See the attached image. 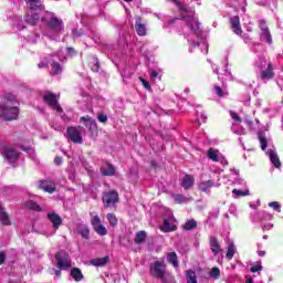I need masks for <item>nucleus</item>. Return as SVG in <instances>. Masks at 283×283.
<instances>
[{
    "label": "nucleus",
    "instance_id": "f257e3e1",
    "mask_svg": "<svg viewBox=\"0 0 283 283\" xmlns=\"http://www.w3.org/2000/svg\"><path fill=\"white\" fill-rule=\"evenodd\" d=\"M168 1L177 6L179 18L165 22L163 28H168V25H184V36L189 43V52H193L196 48H200L202 54H207V52H209V43H207V39L202 36L200 22L196 15V8L182 3L180 0Z\"/></svg>",
    "mask_w": 283,
    "mask_h": 283
},
{
    "label": "nucleus",
    "instance_id": "f03ea898",
    "mask_svg": "<svg viewBox=\"0 0 283 283\" xmlns=\"http://www.w3.org/2000/svg\"><path fill=\"white\" fill-rule=\"evenodd\" d=\"M41 2L39 0H36V14H38V19L36 21H41L42 23L46 24V28H49V30L51 32H54V34H61L62 31L64 30L63 27V20L56 18L54 15V13L45 11V9L43 8V6L40 4Z\"/></svg>",
    "mask_w": 283,
    "mask_h": 283
},
{
    "label": "nucleus",
    "instance_id": "7ed1b4c3",
    "mask_svg": "<svg viewBox=\"0 0 283 283\" xmlns=\"http://www.w3.org/2000/svg\"><path fill=\"white\" fill-rule=\"evenodd\" d=\"M258 139L262 151H265V156H268L270 163H272L275 169H280V167H282V161H280L277 150L275 149V146H273V139H271L264 132L258 133Z\"/></svg>",
    "mask_w": 283,
    "mask_h": 283
},
{
    "label": "nucleus",
    "instance_id": "20e7f679",
    "mask_svg": "<svg viewBox=\"0 0 283 283\" xmlns=\"http://www.w3.org/2000/svg\"><path fill=\"white\" fill-rule=\"evenodd\" d=\"M0 118L2 120H17L19 118V101L12 94H7L0 105Z\"/></svg>",
    "mask_w": 283,
    "mask_h": 283
},
{
    "label": "nucleus",
    "instance_id": "39448f33",
    "mask_svg": "<svg viewBox=\"0 0 283 283\" xmlns=\"http://www.w3.org/2000/svg\"><path fill=\"white\" fill-rule=\"evenodd\" d=\"M150 275L161 283H172L174 274L168 271L165 261H155L150 264Z\"/></svg>",
    "mask_w": 283,
    "mask_h": 283
},
{
    "label": "nucleus",
    "instance_id": "423d86ee",
    "mask_svg": "<svg viewBox=\"0 0 283 283\" xmlns=\"http://www.w3.org/2000/svg\"><path fill=\"white\" fill-rule=\"evenodd\" d=\"M53 264L56 268H52L50 270L51 275H55V277H61V271H67V269H72V259H70V254L65 251H59L55 254V261Z\"/></svg>",
    "mask_w": 283,
    "mask_h": 283
},
{
    "label": "nucleus",
    "instance_id": "0eeeda50",
    "mask_svg": "<svg viewBox=\"0 0 283 283\" xmlns=\"http://www.w3.org/2000/svg\"><path fill=\"white\" fill-rule=\"evenodd\" d=\"M254 67H259V70H261L262 81H271V78L275 76V72H273V64L270 61H268L264 55H260L255 60Z\"/></svg>",
    "mask_w": 283,
    "mask_h": 283
},
{
    "label": "nucleus",
    "instance_id": "6e6552de",
    "mask_svg": "<svg viewBox=\"0 0 283 283\" xmlns=\"http://www.w3.org/2000/svg\"><path fill=\"white\" fill-rule=\"evenodd\" d=\"M27 3V13L24 17L25 23H28L29 28L33 31V36H35L36 30V0H24Z\"/></svg>",
    "mask_w": 283,
    "mask_h": 283
},
{
    "label": "nucleus",
    "instance_id": "1a4fd4ad",
    "mask_svg": "<svg viewBox=\"0 0 283 283\" xmlns=\"http://www.w3.org/2000/svg\"><path fill=\"white\" fill-rule=\"evenodd\" d=\"M60 95L54 94L50 91L44 92L43 94V101L51 107V109H54L60 116H63V108L61 107V104H59Z\"/></svg>",
    "mask_w": 283,
    "mask_h": 283
},
{
    "label": "nucleus",
    "instance_id": "9d476101",
    "mask_svg": "<svg viewBox=\"0 0 283 283\" xmlns=\"http://www.w3.org/2000/svg\"><path fill=\"white\" fill-rule=\"evenodd\" d=\"M159 229L163 233H171L178 229V221H176L171 212H169L168 217L164 218V222L159 226Z\"/></svg>",
    "mask_w": 283,
    "mask_h": 283
},
{
    "label": "nucleus",
    "instance_id": "9b49d317",
    "mask_svg": "<svg viewBox=\"0 0 283 283\" xmlns=\"http://www.w3.org/2000/svg\"><path fill=\"white\" fill-rule=\"evenodd\" d=\"M2 156L6 158L9 165H12L14 167V164L19 160L21 153H19V150H15L13 146H6L3 148Z\"/></svg>",
    "mask_w": 283,
    "mask_h": 283
},
{
    "label": "nucleus",
    "instance_id": "f8f14e48",
    "mask_svg": "<svg viewBox=\"0 0 283 283\" xmlns=\"http://www.w3.org/2000/svg\"><path fill=\"white\" fill-rule=\"evenodd\" d=\"M82 127H69L66 130V138L71 140V143H75L76 145L83 144V135L81 134Z\"/></svg>",
    "mask_w": 283,
    "mask_h": 283
},
{
    "label": "nucleus",
    "instance_id": "ddd939ff",
    "mask_svg": "<svg viewBox=\"0 0 283 283\" xmlns=\"http://www.w3.org/2000/svg\"><path fill=\"white\" fill-rule=\"evenodd\" d=\"M207 157L209 160H212V163H220L223 167H227L229 165V161H227V158L222 154H220V150L216 148H210L207 151Z\"/></svg>",
    "mask_w": 283,
    "mask_h": 283
},
{
    "label": "nucleus",
    "instance_id": "4468645a",
    "mask_svg": "<svg viewBox=\"0 0 283 283\" xmlns=\"http://www.w3.org/2000/svg\"><path fill=\"white\" fill-rule=\"evenodd\" d=\"M230 116L233 120L231 130L233 132V134H237L238 136H243V134H245L244 128L240 127V123H242V119L233 112L230 113Z\"/></svg>",
    "mask_w": 283,
    "mask_h": 283
},
{
    "label": "nucleus",
    "instance_id": "2eb2a0df",
    "mask_svg": "<svg viewBox=\"0 0 283 283\" xmlns=\"http://www.w3.org/2000/svg\"><path fill=\"white\" fill-rule=\"evenodd\" d=\"M39 188L44 191L45 193H55L56 191V184L52 179H43L40 180Z\"/></svg>",
    "mask_w": 283,
    "mask_h": 283
},
{
    "label": "nucleus",
    "instance_id": "dca6fc26",
    "mask_svg": "<svg viewBox=\"0 0 283 283\" xmlns=\"http://www.w3.org/2000/svg\"><path fill=\"white\" fill-rule=\"evenodd\" d=\"M243 41L247 45H249L250 50L254 54H260V52H264V46L262 45V43L251 40L250 38H248V35H243Z\"/></svg>",
    "mask_w": 283,
    "mask_h": 283
},
{
    "label": "nucleus",
    "instance_id": "f3484780",
    "mask_svg": "<svg viewBox=\"0 0 283 283\" xmlns=\"http://www.w3.org/2000/svg\"><path fill=\"white\" fill-rule=\"evenodd\" d=\"M103 202L106 207H114V205L118 202V192L116 191L105 192L103 196Z\"/></svg>",
    "mask_w": 283,
    "mask_h": 283
},
{
    "label": "nucleus",
    "instance_id": "a211bd4d",
    "mask_svg": "<svg viewBox=\"0 0 283 283\" xmlns=\"http://www.w3.org/2000/svg\"><path fill=\"white\" fill-rule=\"evenodd\" d=\"M135 30L138 36H147V24L143 23V19H140V17L135 18Z\"/></svg>",
    "mask_w": 283,
    "mask_h": 283
},
{
    "label": "nucleus",
    "instance_id": "6ab92c4d",
    "mask_svg": "<svg viewBox=\"0 0 283 283\" xmlns=\"http://www.w3.org/2000/svg\"><path fill=\"white\" fill-rule=\"evenodd\" d=\"M48 220L51 222L53 229L56 231L63 224V219L61 216L56 214L55 212L48 213Z\"/></svg>",
    "mask_w": 283,
    "mask_h": 283
},
{
    "label": "nucleus",
    "instance_id": "aec40b11",
    "mask_svg": "<svg viewBox=\"0 0 283 283\" xmlns=\"http://www.w3.org/2000/svg\"><path fill=\"white\" fill-rule=\"evenodd\" d=\"M230 24H231V30L234 32V34H242V28L240 27V17L234 15L230 18Z\"/></svg>",
    "mask_w": 283,
    "mask_h": 283
},
{
    "label": "nucleus",
    "instance_id": "412c9836",
    "mask_svg": "<svg viewBox=\"0 0 283 283\" xmlns=\"http://www.w3.org/2000/svg\"><path fill=\"white\" fill-rule=\"evenodd\" d=\"M231 176H232V184L238 185L239 187H244L247 189V181L242 178H240V171L233 169L231 170Z\"/></svg>",
    "mask_w": 283,
    "mask_h": 283
},
{
    "label": "nucleus",
    "instance_id": "4be33fe9",
    "mask_svg": "<svg viewBox=\"0 0 283 283\" xmlns=\"http://www.w3.org/2000/svg\"><path fill=\"white\" fill-rule=\"evenodd\" d=\"M193 182H196V179L192 175H185L181 179V187L187 191V189H191L193 187Z\"/></svg>",
    "mask_w": 283,
    "mask_h": 283
},
{
    "label": "nucleus",
    "instance_id": "5701e85b",
    "mask_svg": "<svg viewBox=\"0 0 283 283\" xmlns=\"http://www.w3.org/2000/svg\"><path fill=\"white\" fill-rule=\"evenodd\" d=\"M212 187H216V181L214 180L210 179V180L199 182V189L203 193H209L211 191Z\"/></svg>",
    "mask_w": 283,
    "mask_h": 283
},
{
    "label": "nucleus",
    "instance_id": "b1692460",
    "mask_svg": "<svg viewBox=\"0 0 283 283\" xmlns=\"http://www.w3.org/2000/svg\"><path fill=\"white\" fill-rule=\"evenodd\" d=\"M101 171L103 176H114V174H116V168L114 165L106 163L101 167Z\"/></svg>",
    "mask_w": 283,
    "mask_h": 283
},
{
    "label": "nucleus",
    "instance_id": "393cba45",
    "mask_svg": "<svg viewBox=\"0 0 283 283\" xmlns=\"http://www.w3.org/2000/svg\"><path fill=\"white\" fill-rule=\"evenodd\" d=\"M210 249H211L213 255H218V253H220V251H222V248H220V242L218 241V239L216 237L210 238Z\"/></svg>",
    "mask_w": 283,
    "mask_h": 283
},
{
    "label": "nucleus",
    "instance_id": "a878e982",
    "mask_svg": "<svg viewBox=\"0 0 283 283\" xmlns=\"http://www.w3.org/2000/svg\"><path fill=\"white\" fill-rule=\"evenodd\" d=\"M88 66L91 67L92 72H98L101 70V63L98 62V57L95 55L88 56Z\"/></svg>",
    "mask_w": 283,
    "mask_h": 283
},
{
    "label": "nucleus",
    "instance_id": "bb28decb",
    "mask_svg": "<svg viewBox=\"0 0 283 283\" xmlns=\"http://www.w3.org/2000/svg\"><path fill=\"white\" fill-rule=\"evenodd\" d=\"M247 196H250L249 188L247 187L244 189L232 190V198H234L235 200H238V198H244Z\"/></svg>",
    "mask_w": 283,
    "mask_h": 283
},
{
    "label": "nucleus",
    "instance_id": "cd10ccee",
    "mask_svg": "<svg viewBox=\"0 0 283 283\" xmlns=\"http://www.w3.org/2000/svg\"><path fill=\"white\" fill-rule=\"evenodd\" d=\"M0 222L4 227L10 226V217L8 216V212H6L1 203H0Z\"/></svg>",
    "mask_w": 283,
    "mask_h": 283
},
{
    "label": "nucleus",
    "instance_id": "c85d7f7f",
    "mask_svg": "<svg viewBox=\"0 0 283 283\" xmlns=\"http://www.w3.org/2000/svg\"><path fill=\"white\" fill-rule=\"evenodd\" d=\"M235 243L233 241H228L227 254L226 258L228 260H233V255H235Z\"/></svg>",
    "mask_w": 283,
    "mask_h": 283
},
{
    "label": "nucleus",
    "instance_id": "c756f323",
    "mask_svg": "<svg viewBox=\"0 0 283 283\" xmlns=\"http://www.w3.org/2000/svg\"><path fill=\"white\" fill-rule=\"evenodd\" d=\"M13 28H15V32H21V30H25V25H23V18H21V15H17L13 19Z\"/></svg>",
    "mask_w": 283,
    "mask_h": 283
},
{
    "label": "nucleus",
    "instance_id": "7c9ffc66",
    "mask_svg": "<svg viewBox=\"0 0 283 283\" xmlns=\"http://www.w3.org/2000/svg\"><path fill=\"white\" fill-rule=\"evenodd\" d=\"M185 275H186L187 283H198V276L196 275V271L187 270L185 272Z\"/></svg>",
    "mask_w": 283,
    "mask_h": 283
},
{
    "label": "nucleus",
    "instance_id": "2f4dec72",
    "mask_svg": "<svg viewBox=\"0 0 283 283\" xmlns=\"http://www.w3.org/2000/svg\"><path fill=\"white\" fill-rule=\"evenodd\" d=\"M71 277H73L75 282H82L84 277L83 272L78 268H73L71 269Z\"/></svg>",
    "mask_w": 283,
    "mask_h": 283
},
{
    "label": "nucleus",
    "instance_id": "473e14b6",
    "mask_svg": "<svg viewBox=\"0 0 283 283\" xmlns=\"http://www.w3.org/2000/svg\"><path fill=\"white\" fill-rule=\"evenodd\" d=\"M107 262H109V256L93 259L91 261V264L93 266H105V264H107Z\"/></svg>",
    "mask_w": 283,
    "mask_h": 283
},
{
    "label": "nucleus",
    "instance_id": "72a5a7b5",
    "mask_svg": "<svg viewBox=\"0 0 283 283\" xmlns=\"http://www.w3.org/2000/svg\"><path fill=\"white\" fill-rule=\"evenodd\" d=\"M81 123H85L86 127H90L91 129H96V120L91 118L90 116L81 117Z\"/></svg>",
    "mask_w": 283,
    "mask_h": 283
},
{
    "label": "nucleus",
    "instance_id": "f704fd0d",
    "mask_svg": "<svg viewBox=\"0 0 283 283\" xmlns=\"http://www.w3.org/2000/svg\"><path fill=\"white\" fill-rule=\"evenodd\" d=\"M258 219H254L255 222L260 221V222H263V220H273V214L266 212V211H260L256 213Z\"/></svg>",
    "mask_w": 283,
    "mask_h": 283
},
{
    "label": "nucleus",
    "instance_id": "c9c22d12",
    "mask_svg": "<svg viewBox=\"0 0 283 283\" xmlns=\"http://www.w3.org/2000/svg\"><path fill=\"white\" fill-rule=\"evenodd\" d=\"M167 261L169 262V264H172L175 269H178V255L176 254V252L168 253Z\"/></svg>",
    "mask_w": 283,
    "mask_h": 283
},
{
    "label": "nucleus",
    "instance_id": "e433bc0d",
    "mask_svg": "<svg viewBox=\"0 0 283 283\" xmlns=\"http://www.w3.org/2000/svg\"><path fill=\"white\" fill-rule=\"evenodd\" d=\"M63 72V67L59 62H52L51 63V74L54 76L56 74H61Z\"/></svg>",
    "mask_w": 283,
    "mask_h": 283
},
{
    "label": "nucleus",
    "instance_id": "4c0bfd02",
    "mask_svg": "<svg viewBox=\"0 0 283 283\" xmlns=\"http://www.w3.org/2000/svg\"><path fill=\"white\" fill-rule=\"evenodd\" d=\"M145 240H147V232L139 231L136 233L135 244H143V242H145Z\"/></svg>",
    "mask_w": 283,
    "mask_h": 283
},
{
    "label": "nucleus",
    "instance_id": "58836bf2",
    "mask_svg": "<svg viewBox=\"0 0 283 283\" xmlns=\"http://www.w3.org/2000/svg\"><path fill=\"white\" fill-rule=\"evenodd\" d=\"M261 39L271 45L273 43V38L271 36V32L268 30L261 31Z\"/></svg>",
    "mask_w": 283,
    "mask_h": 283
},
{
    "label": "nucleus",
    "instance_id": "ea45409f",
    "mask_svg": "<svg viewBox=\"0 0 283 283\" xmlns=\"http://www.w3.org/2000/svg\"><path fill=\"white\" fill-rule=\"evenodd\" d=\"M172 198L177 205H185L191 200V198L185 197L182 195H172Z\"/></svg>",
    "mask_w": 283,
    "mask_h": 283
},
{
    "label": "nucleus",
    "instance_id": "a19ab883",
    "mask_svg": "<svg viewBox=\"0 0 283 283\" xmlns=\"http://www.w3.org/2000/svg\"><path fill=\"white\" fill-rule=\"evenodd\" d=\"M196 227H198V222L193 219L186 221V223L184 224V229L186 231H191V230L196 229Z\"/></svg>",
    "mask_w": 283,
    "mask_h": 283
},
{
    "label": "nucleus",
    "instance_id": "79ce46f5",
    "mask_svg": "<svg viewBox=\"0 0 283 283\" xmlns=\"http://www.w3.org/2000/svg\"><path fill=\"white\" fill-rule=\"evenodd\" d=\"M78 233L84 238L85 240L90 239V228L87 226H80Z\"/></svg>",
    "mask_w": 283,
    "mask_h": 283
},
{
    "label": "nucleus",
    "instance_id": "37998d69",
    "mask_svg": "<svg viewBox=\"0 0 283 283\" xmlns=\"http://www.w3.org/2000/svg\"><path fill=\"white\" fill-rule=\"evenodd\" d=\"M268 207H270V209H273V211H276L277 213H282V206L277 201L269 202Z\"/></svg>",
    "mask_w": 283,
    "mask_h": 283
},
{
    "label": "nucleus",
    "instance_id": "c03bdc74",
    "mask_svg": "<svg viewBox=\"0 0 283 283\" xmlns=\"http://www.w3.org/2000/svg\"><path fill=\"white\" fill-rule=\"evenodd\" d=\"M209 275L212 280H220V268H212Z\"/></svg>",
    "mask_w": 283,
    "mask_h": 283
},
{
    "label": "nucleus",
    "instance_id": "a18cd8bd",
    "mask_svg": "<svg viewBox=\"0 0 283 283\" xmlns=\"http://www.w3.org/2000/svg\"><path fill=\"white\" fill-rule=\"evenodd\" d=\"M250 271L251 273H260V271H262V262L258 261L255 263H252Z\"/></svg>",
    "mask_w": 283,
    "mask_h": 283
},
{
    "label": "nucleus",
    "instance_id": "49530a36",
    "mask_svg": "<svg viewBox=\"0 0 283 283\" xmlns=\"http://www.w3.org/2000/svg\"><path fill=\"white\" fill-rule=\"evenodd\" d=\"M94 231H96V233L98 235H107V228H105V226H103V223H101L99 226L95 227Z\"/></svg>",
    "mask_w": 283,
    "mask_h": 283
},
{
    "label": "nucleus",
    "instance_id": "de8ad7c7",
    "mask_svg": "<svg viewBox=\"0 0 283 283\" xmlns=\"http://www.w3.org/2000/svg\"><path fill=\"white\" fill-rule=\"evenodd\" d=\"M111 227H116L118 224V219H116V216L114 213H108L106 216Z\"/></svg>",
    "mask_w": 283,
    "mask_h": 283
},
{
    "label": "nucleus",
    "instance_id": "09e8293b",
    "mask_svg": "<svg viewBox=\"0 0 283 283\" xmlns=\"http://www.w3.org/2000/svg\"><path fill=\"white\" fill-rule=\"evenodd\" d=\"M148 72H149V76H150L151 81H156V78H160V76H161L160 71H158V70L151 69Z\"/></svg>",
    "mask_w": 283,
    "mask_h": 283
},
{
    "label": "nucleus",
    "instance_id": "8fccbe9b",
    "mask_svg": "<svg viewBox=\"0 0 283 283\" xmlns=\"http://www.w3.org/2000/svg\"><path fill=\"white\" fill-rule=\"evenodd\" d=\"M214 94H217V96H219V98H222L224 96H227V91L222 90V87L220 86H214Z\"/></svg>",
    "mask_w": 283,
    "mask_h": 283
},
{
    "label": "nucleus",
    "instance_id": "3c124183",
    "mask_svg": "<svg viewBox=\"0 0 283 283\" xmlns=\"http://www.w3.org/2000/svg\"><path fill=\"white\" fill-rule=\"evenodd\" d=\"M91 223H92V227L93 229H95L96 227L101 226V217L99 216H94L92 219H91Z\"/></svg>",
    "mask_w": 283,
    "mask_h": 283
},
{
    "label": "nucleus",
    "instance_id": "603ef678",
    "mask_svg": "<svg viewBox=\"0 0 283 283\" xmlns=\"http://www.w3.org/2000/svg\"><path fill=\"white\" fill-rule=\"evenodd\" d=\"M139 81L142 82V85H144L145 90H148V92H151V85L149 84V82H147V80L139 77Z\"/></svg>",
    "mask_w": 283,
    "mask_h": 283
},
{
    "label": "nucleus",
    "instance_id": "864d4df0",
    "mask_svg": "<svg viewBox=\"0 0 283 283\" xmlns=\"http://www.w3.org/2000/svg\"><path fill=\"white\" fill-rule=\"evenodd\" d=\"M259 24H260L261 32L269 30V27L266 25V21L260 20Z\"/></svg>",
    "mask_w": 283,
    "mask_h": 283
},
{
    "label": "nucleus",
    "instance_id": "5fc2aeb1",
    "mask_svg": "<svg viewBox=\"0 0 283 283\" xmlns=\"http://www.w3.org/2000/svg\"><path fill=\"white\" fill-rule=\"evenodd\" d=\"M261 228L263 231H271L273 223H261Z\"/></svg>",
    "mask_w": 283,
    "mask_h": 283
},
{
    "label": "nucleus",
    "instance_id": "6e6d98bb",
    "mask_svg": "<svg viewBox=\"0 0 283 283\" xmlns=\"http://www.w3.org/2000/svg\"><path fill=\"white\" fill-rule=\"evenodd\" d=\"M27 208L31 209L32 211H36V202L34 201H28L27 202Z\"/></svg>",
    "mask_w": 283,
    "mask_h": 283
},
{
    "label": "nucleus",
    "instance_id": "4d7b16f0",
    "mask_svg": "<svg viewBox=\"0 0 283 283\" xmlns=\"http://www.w3.org/2000/svg\"><path fill=\"white\" fill-rule=\"evenodd\" d=\"M72 34H73L74 39H78V38L83 36V30L78 31V30L74 29L72 31Z\"/></svg>",
    "mask_w": 283,
    "mask_h": 283
},
{
    "label": "nucleus",
    "instance_id": "13d9d810",
    "mask_svg": "<svg viewBox=\"0 0 283 283\" xmlns=\"http://www.w3.org/2000/svg\"><path fill=\"white\" fill-rule=\"evenodd\" d=\"M197 116L201 119V123H205L207 120V115H205V113L200 111H197Z\"/></svg>",
    "mask_w": 283,
    "mask_h": 283
},
{
    "label": "nucleus",
    "instance_id": "bf43d9fd",
    "mask_svg": "<svg viewBox=\"0 0 283 283\" xmlns=\"http://www.w3.org/2000/svg\"><path fill=\"white\" fill-rule=\"evenodd\" d=\"M97 120H99V123H107V115L105 114H99L97 116Z\"/></svg>",
    "mask_w": 283,
    "mask_h": 283
},
{
    "label": "nucleus",
    "instance_id": "052dcab7",
    "mask_svg": "<svg viewBox=\"0 0 283 283\" xmlns=\"http://www.w3.org/2000/svg\"><path fill=\"white\" fill-rule=\"evenodd\" d=\"M66 51L69 56H74V54H76V51H74V48H67Z\"/></svg>",
    "mask_w": 283,
    "mask_h": 283
},
{
    "label": "nucleus",
    "instance_id": "680f3d73",
    "mask_svg": "<svg viewBox=\"0 0 283 283\" xmlns=\"http://www.w3.org/2000/svg\"><path fill=\"white\" fill-rule=\"evenodd\" d=\"M256 6H261V7H266V0H259V1H255Z\"/></svg>",
    "mask_w": 283,
    "mask_h": 283
},
{
    "label": "nucleus",
    "instance_id": "e2e57ef3",
    "mask_svg": "<svg viewBox=\"0 0 283 283\" xmlns=\"http://www.w3.org/2000/svg\"><path fill=\"white\" fill-rule=\"evenodd\" d=\"M54 163H55V165H62L63 164V158L62 157H55Z\"/></svg>",
    "mask_w": 283,
    "mask_h": 283
},
{
    "label": "nucleus",
    "instance_id": "0e129e2a",
    "mask_svg": "<svg viewBox=\"0 0 283 283\" xmlns=\"http://www.w3.org/2000/svg\"><path fill=\"white\" fill-rule=\"evenodd\" d=\"M277 86L280 87V90H283V77H280L277 81Z\"/></svg>",
    "mask_w": 283,
    "mask_h": 283
},
{
    "label": "nucleus",
    "instance_id": "69168bd1",
    "mask_svg": "<svg viewBox=\"0 0 283 283\" xmlns=\"http://www.w3.org/2000/svg\"><path fill=\"white\" fill-rule=\"evenodd\" d=\"M38 67H40V70H43V67H48V62H40L38 64Z\"/></svg>",
    "mask_w": 283,
    "mask_h": 283
},
{
    "label": "nucleus",
    "instance_id": "338daca9",
    "mask_svg": "<svg viewBox=\"0 0 283 283\" xmlns=\"http://www.w3.org/2000/svg\"><path fill=\"white\" fill-rule=\"evenodd\" d=\"M3 262H6V254L0 252V264H2Z\"/></svg>",
    "mask_w": 283,
    "mask_h": 283
},
{
    "label": "nucleus",
    "instance_id": "774afa93",
    "mask_svg": "<svg viewBox=\"0 0 283 283\" xmlns=\"http://www.w3.org/2000/svg\"><path fill=\"white\" fill-rule=\"evenodd\" d=\"M244 123H245V125H248V127H251V125H253V122H251L249 119H245Z\"/></svg>",
    "mask_w": 283,
    "mask_h": 283
}]
</instances>
